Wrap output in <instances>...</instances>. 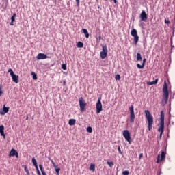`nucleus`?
I'll use <instances>...</instances> for the list:
<instances>
[{"instance_id":"obj_1","label":"nucleus","mask_w":175,"mask_h":175,"mask_svg":"<svg viewBox=\"0 0 175 175\" xmlns=\"http://www.w3.org/2000/svg\"><path fill=\"white\" fill-rule=\"evenodd\" d=\"M165 129V113L163 111H161V118H160V125L158 129V132H160V137L159 138H162V135L163 133V131Z\"/></svg>"},{"instance_id":"obj_2","label":"nucleus","mask_w":175,"mask_h":175,"mask_svg":"<svg viewBox=\"0 0 175 175\" xmlns=\"http://www.w3.org/2000/svg\"><path fill=\"white\" fill-rule=\"evenodd\" d=\"M145 114L146 117V120L148 121V131L152 130V124H154V117H152V115L150 113V111L145 110Z\"/></svg>"},{"instance_id":"obj_3","label":"nucleus","mask_w":175,"mask_h":175,"mask_svg":"<svg viewBox=\"0 0 175 175\" xmlns=\"http://www.w3.org/2000/svg\"><path fill=\"white\" fill-rule=\"evenodd\" d=\"M163 98L162 102L167 103V100H169V90H167V83H166V81H165L163 87Z\"/></svg>"},{"instance_id":"obj_4","label":"nucleus","mask_w":175,"mask_h":175,"mask_svg":"<svg viewBox=\"0 0 175 175\" xmlns=\"http://www.w3.org/2000/svg\"><path fill=\"white\" fill-rule=\"evenodd\" d=\"M87 106V103L83 97L79 98V110L81 113H84L85 111V107Z\"/></svg>"},{"instance_id":"obj_5","label":"nucleus","mask_w":175,"mask_h":175,"mask_svg":"<svg viewBox=\"0 0 175 175\" xmlns=\"http://www.w3.org/2000/svg\"><path fill=\"white\" fill-rule=\"evenodd\" d=\"M131 36L134 38V43H135V46H136L139 42V36H137V30H136L135 29H133L131 30Z\"/></svg>"},{"instance_id":"obj_6","label":"nucleus","mask_w":175,"mask_h":175,"mask_svg":"<svg viewBox=\"0 0 175 175\" xmlns=\"http://www.w3.org/2000/svg\"><path fill=\"white\" fill-rule=\"evenodd\" d=\"M102 51L100 53V58L101 59H105V58H106V57H107V46L106 45H103L102 46Z\"/></svg>"},{"instance_id":"obj_7","label":"nucleus","mask_w":175,"mask_h":175,"mask_svg":"<svg viewBox=\"0 0 175 175\" xmlns=\"http://www.w3.org/2000/svg\"><path fill=\"white\" fill-rule=\"evenodd\" d=\"M135 107L133 105H131L129 108L130 111V122H134L135 118H136V116H135Z\"/></svg>"},{"instance_id":"obj_8","label":"nucleus","mask_w":175,"mask_h":175,"mask_svg":"<svg viewBox=\"0 0 175 175\" xmlns=\"http://www.w3.org/2000/svg\"><path fill=\"white\" fill-rule=\"evenodd\" d=\"M123 136L124 139L128 142L129 144H131V142H132V139L131 138V134L129 133V131L124 130L123 131Z\"/></svg>"},{"instance_id":"obj_9","label":"nucleus","mask_w":175,"mask_h":175,"mask_svg":"<svg viewBox=\"0 0 175 175\" xmlns=\"http://www.w3.org/2000/svg\"><path fill=\"white\" fill-rule=\"evenodd\" d=\"M100 100H102V98L99 97L98 98V101H97V103H96V105L97 114H99V113H100V111H102V110H103V109H102V102Z\"/></svg>"},{"instance_id":"obj_10","label":"nucleus","mask_w":175,"mask_h":175,"mask_svg":"<svg viewBox=\"0 0 175 175\" xmlns=\"http://www.w3.org/2000/svg\"><path fill=\"white\" fill-rule=\"evenodd\" d=\"M165 155L166 152H165V151H162L161 154H158L157 163H159V162H162V161H164Z\"/></svg>"},{"instance_id":"obj_11","label":"nucleus","mask_w":175,"mask_h":175,"mask_svg":"<svg viewBox=\"0 0 175 175\" xmlns=\"http://www.w3.org/2000/svg\"><path fill=\"white\" fill-rule=\"evenodd\" d=\"M139 17H140L142 21H146L148 16H147V14L146 13V11L142 10V13L140 14Z\"/></svg>"},{"instance_id":"obj_12","label":"nucleus","mask_w":175,"mask_h":175,"mask_svg":"<svg viewBox=\"0 0 175 175\" xmlns=\"http://www.w3.org/2000/svg\"><path fill=\"white\" fill-rule=\"evenodd\" d=\"M9 157H16L18 158V152H16V149H12L9 153Z\"/></svg>"},{"instance_id":"obj_13","label":"nucleus","mask_w":175,"mask_h":175,"mask_svg":"<svg viewBox=\"0 0 175 175\" xmlns=\"http://www.w3.org/2000/svg\"><path fill=\"white\" fill-rule=\"evenodd\" d=\"M36 58L38 60L39 59H47V58H49V57L46 56V55L44 53H38Z\"/></svg>"},{"instance_id":"obj_14","label":"nucleus","mask_w":175,"mask_h":175,"mask_svg":"<svg viewBox=\"0 0 175 175\" xmlns=\"http://www.w3.org/2000/svg\"><path fill=\"white\" fill-rule=\"evenodd\" d=\"M9 107H6V105H3V111H1L0 112V114L1 116H5V114H6V113H8L9 112Z\"/></svg>"},{"instance_id":"obj_15","label":"nucleus","mask_w":175,"mask_h":175,"mask_svg":"<svg viewBox=\"0 0 175 175\" xmlns=\"http://www.w3.org/2000/svg\"><path fill=\"white\" fill-rule=\"evenodd\" d=\"M11 77L12 79V81H14V83H16V84H18L19 81L18 75H16V74H14V75H12Z\"/></svg>"},{"instance_id":"obj_16","label":"nucleus","mask_w":175,"mask_h":175,"mask_svg":"<svg viewBox=\"0 0 175 175\" xmlns=\"http://www.w3.org/2000/svg\"><path fill=\"white\" fill-rule=\"evenodd\" d=\"M146 58H144L143 59V62H142V65H140V64H137V68H138V69H143V68H144L145 65H146Z\"/></svg>"},{"instance_id":"obj_17","label":"nucleus","mask_w":175,"mask_h":175,"mask_svg":"<svg viewBox=\"0 0 175 175\" xmlns=\"http://www.w3.org/2000/svg\"><path fill=\"white\" fill-rule=\"evenodd\" d=\"M82 31L85 36V38L88 39L90 38V33H88V30H87V29H82Z\"/></svg>"},{"instance_id":"obj_18","label":"nucleus","mask_w":175,"mask_h":175,"mask_svg":"<svg viewBox=\"0 0 175 175\" xmlns=\"http://www.w3.org/2000/svg\"><path fill=\"white\" fill-rule=\"evenodd\" d=\"M136 61L137 62L143 61V57H142V54H140L139 53H137Z\"/></svg>"},{"instance_id":"obj_19","label":"nucleus","mask_w":175,"mask_h":175,"mask_svg":"<svg viewBox=\"0 0 175 175\" xmlns=\"http://www.w3.org/2000/svg\"><path fill=\"white\" fill-rule=\"evenodd\" d=\"M68 124H69V125H70V126L75 125L76 124V120L75 119H70L68 121Z\"/></svg>"},{"instance_id":"obj_20","label":"nucleus","mask_w":175,"mask_h":175,"mask_svg":"<svg viewBox=\"0 0 175 175\" xmlns=\"http://www.w3.org/2000/svg\"><path fill=\"white\" fill-rule=\"evenodd\" d=\"M31 161H32V163L33 164V166L38 168V161H36V159H35V157H33L31 159Z\"/></svg>"},{"instance_id":"obj_21","label":"nucleus","mask_w":175,"mask_h":175,"mask_svg":"<svg viewBox=\"0 0 175 175\" xmlns=\"http://www.w3.org/2000/svg\"><path fill=\"white\" fill-rule=\"evenodd\" d=\"M155 84H158V79H155L154 81H151V82H148V85H154Z\"/></svg>"},{"instance_id":"obj_22","label":"nucleus","mask_w":175,"mask_h":175,"mask_svg":"<svg viewBox=\"0 0 175 175\" xmlns=\"http://www.w3.org/2000/svg\"><path fill=\"white\" fill-rule=\"evenodd\" d=\"M16 16H17V14L14 13L12 16L11 17V21H13L14 23V21H16Z\"/></svg>"},{"instance_id":"obj_23","label":"nucleus","mask_w":175,"mask_h":175,"mask_svg":"<svg viewBox=\"0 0 175 175\" xmlns=\"http://www.w3.org/2000/svg\"><path fill=\"white\" fill-rule=\"evenodd\" d=\"M31 76H33V80H37L38 79V76L36 75V73L34 72H31Z\"/></svg>"},{"instance_id":"obj_24","label":"nucleus","mask_w":175,"mask_h":175,"mask_svg":"<svg viewBox=\"0 0 175 175\" xmlns=\"http://www.w3.org/2000/svg\"><path fill=\"white\" fill-rule=\"evenodd\" d=\"M77 47H79V49H81L82 47H83V46H84V44L83 43V42H79L78 43H77Z\"/></svg>"},{"instance_id":"obj_25","label":"nucleus","mask_w":175,"mask_h":175,"mask_svg":"<svg viewBox=\"0 0 175 175\" xmlns=\"http://www.w3.org/2000/svg\"><path fill=\"white\" fill-rule=\"evenodd\" d=\"M107 163L109 167H113V166H114V163L113 161H107Z\"/></svg>"},{"instance_id":"obj_26","label":"nucleus","mask_w":175,"mask_h":175,"mask_svg":"<svg viewBox=\"0 0 175 175\" xmlns=\"http://www.w3.org/2000/svg\"><path fill=\"white\" fill-rule=\"evenodd\" d=\"M86 131H87V132H88V133H92V127L88 126V127L86 129Z\"/></svg>"},{"instance_id":"obj_27","label":"nucleus","mask_w":175,"mask_h":175,"mask_svg":"<svg viewBox=\"0 0 175 175\" xmlns=\"http://www.w3.org/2000/svg\"><path fill=\"white\" fill-rule=\"evenodd\" d=\"M90 170H92V172H95V165L91 164L90 167Z\"/></svg>"},{"instance_id":"obj_28","label":"nucleus","mask_w":175,"mask_h":175,"mask_svg":"<svg viewBox=\"0 0 175 175\" xmlns=\"http://www.w3.org/2000/svg\"><path fill=\"white\" fill-rule=\"evenodd\" d=\"M8 73H10V76H13L14 75V72H13V70L12 68H10L8 70Z\"/></svg>"},{"instance_id":"obj_29","label":"nucleus","mask_w":175,"mask_h":175,"mask_svg":"<svg viewBox=\"0 0 175 175\" xmlns=\"http://www.w3.org/2000/svg\"><path fill=\"white\" fill-rule=\"evenodd\" d=\"M5 131V126L3 125L0 126V133L4 132Z\"/></svg>"},{"instance_id":"obj_30","label":"nucleus","mask_w":175,"mask_h":175,"mask_svg":"<svg viewBox=\"0 0 175 175\" xmlns=\"http://www.w3.org/2000/svg\"><path fill=\"white\" fill-rule=\"evenodd\" d=\"M116 80H121V76L120 75H116L115 77Z\"/></svg>"},{"instance_id":"obj_31","label":"nucleus","mask_w":175,"mask_h":175,"mask_svg":"<svg viewBox=\"0 0 175 175\" xmlns=\"http://www.w3.org/2000/svg\"><path fill=\"white\" fill-rule=\"evenodd\" d=\"M1 136H3V139H6V135H5V131L0 133Z\"/></svg>"},{"instance_id":"obj_32","label":"nucleus","mask_w":175,"mask_h":175,"mask_svg":"<svg viewBox=\"0 0 175 175\" xmlns=\"http://www.w3.org/2000/svg\"><path fill=\"white\" fill-rule=\"evenodd\" d=\"M62 69H63V70H66V64H62Z\"/></svg>"},{"instance_id":"obj_33","label":"nucleus","mask_w":175,"mask_h":175,"mask_svg":"<svg viewBox=\"0 0 175 175\" xmlns=\"http://www.w3.org/2000/svg\"><path fill=\"white\" fill-rule=\"evenodd\" d=\"M123 175H129V171L125 170L122 172Z\"/></svg>"},{"instance_id":"obj_34","label":"nucleus","mask_w":175,"mask_h":175,"mask_svg":"<svg viewBox=\"0 0 175 175\" xmlns=\"http://www.w3.org/2000/svg\"><path fill=\"white\" fill-rule=\"evenodd\" d=\"M55 170L56 174L59 175V172L61 171V168H58Z\"/></svg>"},{"instance_id":"obj_35","label":"nucleus","mask_w":175,"mask_h":175,"mask_svg":"<svg viewBox=\"0 0 175 175\" xmlns=\"http://www.w3.org/2000/svg\"><path fill=\"white\" fill-rule=\"evenodd\" d=\"M36 171H37V174L38 175H42V174H40V171L39 170V167H36Z\"/></svg>"},{"instance_id":"obj_36","label":"nucleus","mask_w":175,"mask_h":175,"mask_svg":"<svg viewBox=\"0 0 175 175\" xmlns=\"http://www.w3.org/2000/svg\"><path fill=\"white\" fill-rule=\"evenodd\" d=\"M118 151L119 154H122V151H121V148H120V146H118Z\"/></svg>"},{"instance_id":"obj_37","label":"nucleus","mask_w":175,"mask_h":175,"mask_svg":"<svg viewBox=\"0 0 175 175\" xmlns=\"http://www.w3.org/2000/svg\"><path fill=\"white\" fill-rule=\"evenodd\" d=\"M24 170H25V172H26L29 171V170H28V167H27V165H25Z\"/></svg>"},{"instance_id":"obj_38","label":"nucleus","mask_w":175,"mask_h":175,"mask_svg":"<svg viewBox=\"0 0 175 175\" xmlns=\"http://www.w3.org/2000/svg\"><path fill=\"white\" fill-rule=\"evenodd\" d=\"M77 2V5L80 6V0H75Z\"/></svg>"},{"instance_id":"obj_39","label":"nucleus","mask_w":175,"mask_h":175,"mask_svg":"<svg viewBox=\"0 0 175 175\" xmlns=\"http://www.w3.org/2000/svg\"><path fill=\"white\" fill-rule=\"evenodd\" d=\"M165 24H170V21L167 20V19H165Z\"/></svg>"},{"instance_id":"obj_40","label":"nucleus","mask_w":175,"mask_h":175,"mask_svg":"<svg viewBox=\"0 0 175 175\" xmlns=\"http://www.w3.org/2000/svg\"><path fill=\"white\" fill-rule=\"evenodd\" d=\"M102 40V36H99L98 38H96L97 42H99V40Z\"/></svg>"},{"instance_id":"obj_41","label":"nucleus","mask_w":175,"mask_h":175,"mask_svg":"<svg viewBox=\"0 0 175 175\" xmlns=\"http://www.w3.org/2000/svg\"><path fill=\"white\" fill-rule=\"evenodd\" d=\"M53 167L55 168V170H56V169H59L58 165H56V164L53 165Z\"/></svg>"},{"instance_id":"obj_42","label":"nucleus","mask_w":175,"mask_h":175,"mask_svg":"<svg viewBox=\"0 0 175 175\" xmlns=\"http://www.w3.org/2000/svg\"><path fill=\"white\" fill-rule=\"evenodd\" d=\"M0 96H2V86H0Z\"/></svg>"},{"instance_id":"obj_43","label":"nucleus","mask_w":175,"mask_h":175,"mask_svg":"<svg viewBox=\"0 0 175 175\" xmlns=\"http://www.w3.org/2000/svg\"><path fill=\"white\" fill-rule=\"evenodd\" d=\"M50 159L53 166V165H55V163L54 162V161L53 159Z\"/></svg>"},{"instance_id":"obj_44","label":"nucleus","mask_w":175,"mask_h":175,"mask_svg":"<svg viewBox=\"0 0 175 175\" xmlns=\"http://www.w3.org/2000/svg\"><path fill=\"white\" fill-rule=\"evenodd\" d=\"M139 159L143 158V153H140L139 156Z\"/></svg>"},{"instance_id":"obj_45","label":"nucleus","mask_w":175,"mask_h":175,"mask_svg":"<svg viewBox=\"0 0 175 175\" xmlns=\"http://www.w3.org/2000/svg\"><path fill=\"white\" fill-rule=\"evenodd\" d=\"M14 22H13V21H11V22H10V25H14Z\"/></svg>"},{"instance_id":"obj_46","label":"nucleus","mask_w":175,"mask_h":175,"mask_svg":"<svg viewBox=\"0 0 175 175\" xmlns=\"http://www.w3.org/2000/svg\"><path fill=\"white\" fill-rule=\"evenodd\" d=\"M114 3H117V0H113Z\"/></svg>"},{"instance_id":"obj_47","label":"nucleus","mask_w":175,"mask_h":175,"mask_svg":"<svg viewBox=\"0 0 175 175\" xmlns=\"http://www.w3.org/2000/svg\"><path fill=\"white\" fill-rule=\"evenodd\" d=\"M26 173L27 175H29V171H27Z\"/></svg>"}]
</instances>
